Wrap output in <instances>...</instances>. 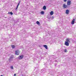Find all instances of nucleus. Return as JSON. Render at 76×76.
I'll return each instance as SVG.
<instances>
[{
  "label": "nucleus",
  "mask_w": 76,
  "mask_h": 76,
  "mask_svg": "<svg viewBox=\"0 0 76 76\" xmlns=\"http://www.w3.org/2000/svg\"><path fill=\"white\" fill-rule=\"evenodd\" d=\"M13 56H11L9 59V61H12V60H13Z\"/></svg>",
  "instance_id": "f257e3e1"
},
{
  "label": "nucleus",
  "mask_w": 76,
  "mask_h": 76,
  "mask_svg": "<svg viewBox=\"0 0 76 76\" xmlns=\"http://www.w3.org/2000/svg\"><path fill=\"white\" fill-rule=\"evenodd\" d=\"M19 60H21L23 58V55H21L18 57Z\"/></svg>",
  "instance_id": "f03ea898"
},
{
  "label": "nucleus",
  "mask_w": 76,
  "mask_h": 76,
  "mask_svg": "<svg viewBox=\"0 0 76 76\" xmlns=\"http://www.w3.org/2000/svg\"><path fill=\"white\" fill-rule=\"evenodd\" d=\"M71 4V1H70L68 0L67 2V5L68 6H69Z\"/></svg>",
  "instance_id": "7ed1b4c3"
},
{
  "label": "nucleus",
  "mask_w": 76,
  "mask_h": 76,
  "mask_svg": "<svg viewBox=\"0 0 76 76\" xmlns=\"http://www.w3.org/2000/svg\"><path fill=\"white\" fill-rule=\"evenodd\" d=\"M19 50H16L15 52V54L16 55H19Z\"/></svg>",
  "instance_id": "20e7f679"
},
{
  "label": "nucleus",
  "mask_w": 76,
  "mask_h": 76,
  "mask_svg": "<svg viewBox=\"0 0 76 76\" xmlns=\"http://www.w3.org/2000/svg\"><path fill=\"white\" fill-rule=\"evenodd\" d=\"M63 7L64 9H66V8H67V6L65 4H63Z\"/></svg>",
  "instance_id": "39448f33"
},
{
  "label": "nucleus",
  "mask_w": 76,
  "mask_h": 76,
  "mask_svg": "<svg viewBox=\"0 0 76 76\" xmlns=\"http://www.w3.org/2000/svg\"><path fill=\"white\" fill-rule=\"evenodd\" d=\"M65 45H66V46H69V43L66 41L65 42Z\"/></svg>",
  "instance_id": "423d86ee"
},
{
  "label": "nucleus",
  "mask_w": 76,
  "mask_h": 76,
  "mask_svg": "<svg viewBox=\"0 0 76 76\" xmlns=\"http://www.w3.org/2000/svg\"><path fill=\"white\" fill-rule=\"evenodd\" d=\"M75 19H74L71 22V24L72 25H73V24L75 23Z\"/></svg>",
  "instance_id": "0eeeda50"
},
{
  "label": "nucleus",
  "mask_w": 76,
  "mask_h": 76,
  "mask_svg": "<svg viewBox=\"0 0 76 76\" xmlns=\"http://www.w3.org/2000/svg\"><path fill=\"white\" fill-rule=\"evenodd\" d=\"M66 42H68V43H70V39H67L66 40Z\"/></svg>",
  "instance_id": "6e6552de"
},
{
  "label": "nucleus",
  "mask_w": 76,
  "mask_h": 76,
  "mask_svg": "<svg viewBox=\"0 0 76 76\" xmlns=\"http://www.w3.org/2000/svg\"><path fill=\"white\" fill-rule=\"evenodd\" d=\"M69 10H66V14H69Z\"/></svg>",
  "instance_id": "1a4fd4ad"
},
{
  "label": "nucleus",
  "mask_w": 76,
  "mask_h": 76,
  "mask_svg": "<svg viewBox=\"0 0 76 76\" xmlns=\"http://www.w3.org/2000/svg\"><path fill=\"white\" fill-rule=\"evenodd\" d=\"M53 13L54 12H53V11H51L50 13V15H53Z\"/></svg>",
  "instance_id": "9d476101"
},
{
  "label": "nucleus",
  "mask_w": 76,
  "mask_h": 76,
  "mask_svg": "<svg viewBox=\"0 0 76 76\" xmlns=\"http://www.w3.org/2000/svg\"><path fill=\"white\" fill-rule=\"evenodd\" d=\"M43 46L45 48H46V49H48V47H47V45H45Z\"/></svg>",
  "instance_id": "9b49d317"
},
{
  "label": "nucleus",
  "mask_w": 76,
  "mask_h": 76,
  "mask_svg": "<svg viewBox=\"0 0 76 76\" xmlns=\"http://www.w3.org/2000/svg\"><path fill=\"white\" fill-rule=\"evenodd\" d=\"M43 10H45V9H46V7L45 6H44L43 7Z\"/></svg>",
  "instance_id": "f8f14e48"
},
{
  "label": "nucleus",
  "mask_w": 76,
  "mask_h": 76,
  "mask_svg": "<svg viewBox=\"0 0 76 76\" xmlns=\"http://www.w3.org/2000/svg\"><path fill=\"white\" fill-rule=\"evenodd\" d=\"M41 15H44V12L43 11H42L41 12Z\"/></svg>",
  "instance_id": "ddd939ff"
},
{
  "label": "nucleus",
  "mask_w": 76,
  "mask_h": 76,
  "mask_svg": "<svg viewBox=\"0 0 76 76\" xmlns=\"http://www.w3.org/2000/svg\"><path fill=\"white\" fill-rule=\"evenodd\" d=\"M11 47H12V48H15V46L14 45H11Z\"/></svg>",
  "instance_id": "4468645a"
},
{
  "label": "nucleus",
  "mask_w": 76,
  "mask_h": 76,
  "mask_svg": "<svg viewBox=\"0 0 76 76\" xmlns=\"http://www.w3.org/2000/svg\"><path fill=\"white\" fill-rule=\"evenodd\" d=\"M8 14H10L11 15H13V13L12 12H9Z\"/></svg>",
  "instance_id": "2eb2a0df"
},
{
  "label": "nucleus",
  "mask_w": 76,
  "mask_h": 76,
  "mask_svg": "<svg viewBox=\"0 0 76 76\" xmlns=\"http://www.w3.org/2000/svg\"><path fill=\"white\" fill-rule=\"evenodd\" d=\"M36 23L37 25H39V21H37Z\"/></svg>",
  "instance_id": "dca6fc26"
},
{
  "label": "nucleus",
  "mask_w": 76,
  "mask_h": 76,
  "mask_svg": "<svg viewBox=\"0 0 76 76\" xmlns=\"http://www.w3.org/2000/svg\"><path fill=\"white\" fill-rule=\"evenodd\" d=\"M11 69H13V67L12 66H11Z\"/></svg>",
  "instance_id": "f3484780"
},
{
  "label": "nucleus",
  "mask_w": 76,
  "mask_h": 76,
  "mask_svg": "<svg viewBox=\"0 0 76 76\" xmlns=\"http://www.w3.org/2000/svg\"><path fill=\"white\" fill-rule=\"evenodd\" d=\"M67 50L66 49H65L64 50V52H67Z\"/></svg>",
  "instance_id": "a211bd4d"
},
{
  "label": "nucleus",
  "mask_w": 76,
  "mask_h": 76,
  "mask_svg": "<svg viewBox=\"0 0 76 76\" xmlns=\"http://www.w3.org/2000/svg\"><path fill=\"white\" fill-rule=\"evenodd\" d=\"M20 1L19 2V3H18V4H19H19H20Z\"/></svg>",
  "instance_id": "6ab92c4d"
},
{
  "label": "nucleus",
  "mask_w": 76,
  "mask_h": 76,
  "mask_svg": "<svg viewBox=\"0 0 76 76\" xmlns=\"http://www.w3.org/2000/svg\"><path fill=\"white\" fill-rule=\"evenodd\" d=\"M19 4H18V5H17V7H18H18H19Z\"/></svg>",
  "instance_id": "aec40b11"
},
{
  "label": "nucleus",
  "mask_w": 76,
  "mask_h": 76,
  "mask_svg": "<svg viewBox=\"0 0 76 76\" xmlns=\"http://www.w3.org/2000/svg\"><path fill=\"white\" fill-rule=\"evenodd\" d=\"M16 74H15L14 75V76H16Z\"/></svg>",
  "instance_id": "412c9836"
},
{
  "label": "nucleus",
  "mask_w": 76,
  "mask_h": 76,
  "mask_svg": "<svg viewBox=\"0 0 76 76\" xmlns=\"http://www.w3.org/2000/svg\"><path fill=\"white\" fill-rule=\"evenodd\" d=\"M64 1L65 2H66L67 1V0H64Z\"/></svg>",
  "instance_id": "4be33fe9"
},
{
  "label": "nucleus",
  "mask_w": 76,
  "mask_h": 76,
  "mask_svg": "<svg viewBox=\"0 0 76 76\" xmlns=\"http://www.w3.org/2000/svg\"><path fill=\"white\" fill-rule=\"evenodd\" d=\"M18 7H16V9H15V10H17V9H18Z\"/></svg>",
  "instance_id": "5701e85b"
},
{
  "label": "nucleus",
  "mask_w": 76,
  "mask_h": 76,
  "mask_svg": "<svg viewBox=\"0 0 76 76\" xmlns=\"http://www.w3.org/2000/svg\"><path fill=\"white\" fill-rule=\"evenodd\" d=\"M54 17H52V18H53V19H54Z\"/></svg>",
  "instance_id": "b1692460"
},
{
  "label": "nucleus",
  "mask_w": 76,
  "mask_h": 76,
  "mask_svg": "<svg viewBox=\"0 0 76 76\" xmlns=\"http://www.w3.org/2000/svg\"><path fill=\"white\" fill-rule=\"evenodd\" d=\"M55 61H56V62L57 61V60H55Z\"/></svg>",
  "instance_id": "393cba45"
},
{
  "label": "nucleus",
  "mask_w": 76,
  "mask_h": 76,
  "mask_svg": "<svg viewBox=\"0 0 76 76\" xmlns=\"http://www.w3.org/2000/svg\"><path fill=\"white\" fill-rule=\"evenodd\" d=\"M12 41V40H11L10 41Z\"/></svg>",
  "instance_id": "a878e982"
}]
</instances>
